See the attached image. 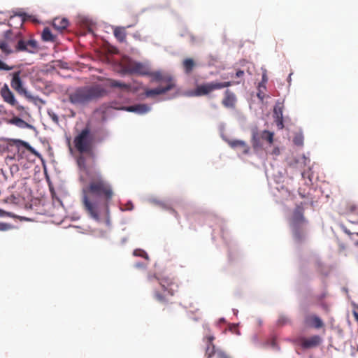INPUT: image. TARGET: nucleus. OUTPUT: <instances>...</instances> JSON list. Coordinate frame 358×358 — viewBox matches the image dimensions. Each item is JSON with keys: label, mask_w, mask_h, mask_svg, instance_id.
Returning a JSON list of instances; mask_svg holds the SVG:
<instances>
[{"label": "nucleus", "mask_w": 358, "mask_h": 358, "mask_svg": "<svg viewBox=\"0 0 358 358\" xmlns=\"http://www.w3.org/2000/svg\"><path fill=\"white\" fill-rule=\"evenodd\" d=\"M80 169L86 172L89 182L82 189V203L89 216L99 221L102 216L109 215V203L115 193L112 185L104 178L100 171L87 169L85 157L80 155L77 159Z\"/></svg>", "instance_id": "f257e3e1"}, {"label": "nucleus", "mask_w": 358, "mask_h": 358, "mask_svg": "<svg viewBox=\"0 0 358 358\" xmlns=\"http://www.w3.org/2000/svg\"><path fill=\"white\" fill-rule=\"evenodd\" d=\"M148 281L152 286L159 285L161 290L155 289L153 292L154 299L164 306L162 310L167 315L173 313V305L174 303L170 301L169 296H173L177 292L178 285L169 278L159 279L155 276L150 277Z\"/></svg>", "instance_id": "f03ea898"}, {"label": "nucleus", "mask_w": 358, "mask_h": 358, "mask_svg": "<svg viewBox=\"0 0 358 358\" xmlns=\"http://www.w3.org/2000/svg\"><path fill=\"white\" fill-rule=\"evenodd\" d=\"M106 90L101 85H93L76 88L69 94V101L74 105H85L103 96Z\"/></svg>", "instance_id": "7ed1b4c3"}, {"label": "nucleus", "mask_w": 358, "mask_h": 358, "mask_svg": "<svg viewBox=\"0 0 358 358\" xmlns=\"http://www.w3.org/2000/svg\"><path fill=\"white\" fill-rule=\"evenodd\" d=\"M13 33L8 30L4 33V39L0 41V49L6 55H8L14 52H27L34 53L38 50V44L35 40H24L20 38L13 48Z\"/></svg>", "instance_id": "20e7f679"}, {"label": "nucleus", "mask_w": 358, "mask_h": 358, "mask_svg": "<svg viewBox=\"0 0 358 358\" xmlns=\"http://www.w3.org/2000/svg\"><path fill=\"white\" fill-rule=\"evenodd\" d=\"M304 209L301 205L296 206L290 220V227L294 241L301 243L306 238V227L308 224L304 217Z\"/></svg>", "instance_id": "39448f33"}, {"label": "nucleus", "mask_w": 358, "mask_h": 358, "mask_svg": "<svg viewBox=\"0 0 358 358\" xmlns=\"http://www.w3.org/2000/svg\"><path fill=\"white\" fill-rule=\"evenodd\" d=\"M94 138L88 127L84 128L74 138L76 149L80 153H86L94 157L93 152Z\"/></svg>", "instance_id": "423d86ee"}, {"label": "nucleus", "mask_w": 358, "mask_h": 358, "mask_svg": "<svg viewBox=\"0 0 358 358\" xmlns=\"http://www.w3.org/2000/svg\"><path fill=\"white\" fill-rule=\"evenodd\" d=\"M122 71L124 73L129 74H138L141 76L150 74V69L146 65L134 61H129L124 64Z\"/></svg>", "instance_id": "0eeeda50"}, {"label": "nucleus", "mask_w": 358, "mask_h": 358, "mask_svg": "<svg viewBox=\"0 0 358 358\" xmlns=\"http://www.w3.org/2000/svg\"><path fill=\"white\" fill-rule=\"evenodd\" d=\"M21 71H17L11 74L12 79L10 81L11 87L19 94L24 95L26 97H30L27 90L23 87L22 80L20 78Z\"/></svg>", "instance_id": "6e6552de"}, {"label": "nucleus", "mask_w": 358, "mask_h": 358, "mask_svg": "<svg viewBox=\"0 0 358 358\" xmlns=\"http://www.w3.org/2000/svg\"><path fill=\"white\" fill-rule=\"evenodd\" d=\"M322 339L318 335H314L310 337H300L297 339L298 344L303 349H310L319 346L322 343Z\"/></svg>", "instance_id": "1a4fd4ad"}, {"label": "nucleus", "mask_w": 358, "mask_h": 358, "mask_svg": "<svg viewBox=\"0 0 358 358\" xmlns=\"http://www.w3.org/2000/svg\"><path fill=\"white\" fill-rule=\"evenodd\" d=\"M176 87L173 79H168V84L164 87H158L155 89H146L145 94L147 97H155V96L163 94L168 91L171 90Z\"/></svg>", "instance_id": "9d476101"}, {"label": "nucleus", "mask_w": 358, "mask_h": 358, "mask_svg": "<svg viewBox=\"0 0 358 358\" xmlns=\"http://www.w3.org/2000/svg\"><path fill=\"white\" fill-rule=\"evenodd\" d=\"M304 325L308 327L320 329L324 327V322L320 317L314 314L307 313L304 316Z\"/></svg>", "instance_id": "9b49d317"}, {"label": "nucleus", "mask_w": 358, "mask_h": 358, "mask_svg": "<svg viewBox=\"0 0 358 358\" xmlns=\"http://www.w3.org/2000/svg\"><path fill=\"white\" fill-rule=\"evenodd\" d=\"M216 90H218L217 82L207 83L198 85L195 89L194 94L196 96H205Z\"/></svg>", "instance_id": "f8f14e48"}, {"label": "nucleus", "mask_w": 358, "mask_h": 358, "mask_svg": "<svg viewBox=\"0 0 358 358\" xmlns=\"http://www.w3.org/2000/svg\"><path fill=\"white\" fill-rule=\"evenodd\" d=\"M237 99L236 94L229 90L224 92V98L222 100V104L227 108H234L236 104Z\"/></svg>", "instance_id": "ddd939ff"}, {"label": "nucleus", "mask_w": 358, "mask_h": 358, "mask_svg": "<svg viewBox=\"0 0 358 358\" xmlns=\"http://www.w3.org/2000/svg\"><path fill=\"white\" fill-rule=\"evenodd\" d=\"M1 95L3 101L11 105L12 106H16L17 101H16L13 93L10 91L6 84L1 90Z\"/></svg>", "instance_id": "4468645a"}, {"label": "nucleus", "mask_w": 358, "mask_h": 358, "mask_svg": "<svg viewBox=\"0 0 358 358\" xmlns=\"http://www.w3.org/2000/svg\"><path fill=\"white\" fill-rule=\"evenodd\" d=\"M343 230L348 234H357L358 235V220L352 221L348 220L341 224Z\"/></svg>", "instance_id": "2eb2a0df"}, {"label": "nucleus", "mask_w": 358, "mask_h": 358, "mask_svg": "<svg viewBox=\"0 0 358 358\" xmlns=\"http://www.w3.org/2000/svg\"><path fill=\"white\" fill-rule=\"evenodd\" d=\"M121 109L128 112L136 113L138 114H145L150 111V107L148 106L147 104L141 103L130 106H124L122 107Z\"/></svg>", "instance_id": "dca6fc26"}, {"label": "nucleus", "mask_w": 358, "mask_h": 358, "mask_svg": "<svg viewBox=\"0 0 358 358\" xmlns=\"http://www.w3.org/2000/svg\"><path fill=\"white\" fill-rule=\"evenodd\" d=\"M69 22L66 18L56 17L53 20V27L59 31L64 30L69 26Z\"/></svg>", "instance_id": "f3484780"}, {"label": "nucleus", "mask_w": 358, "mask_h": 358, "mask_svg": "<svg viewBox=\"0 0 358 358\" xmlns=\"http://www.w3.org/2000/svg\"><path fill=\"white\" fill-rule=\"evenodd\" d=\"M148 76L152 77V81L164 82V83H166V85L168 84V79H173L171 76H165L160 71H155V72L150 71V74H148Z\"/></svg>", "instance_id": "a211bd4d"}, {"label": "nucleus", "mask_w": 358, "mask_h": 358, "mask_svg": "<svg viewBox=\"0 0 358 358\" xmlns=\"http://www.w3.org/2000/svg\"><path fill=\"white\" fill-rule=\"evenodd\" d=\"M229 145L231 148H238L241 149V152L246 155L249 152L250 148L246 144V143L243 141L241 140H235L229 142Z\"/></svg>", "instance_id": "6ab92c4d"}, {"label": "nucleus", "mask_w": 358, "mask_h": 358, "mask_svg": "<svg viewBox=\"0 0 358 358\" xmlns=\"http://www.w3.org/2000/svg\"><path fill=\"white\" fill-rule=\"evenodd\" d=\"M113 34L117 40L123 43L126 41L127 32L125 27H117L113 30Z\"/></svg>", "instance_id": "aec40b11"}, {"label": "nucleus", "mask_w": 358, "mask_h": 358, "mask_svg": "<svg viewBox=\"0 0 358 358\" xmlns=\"http://www.w3.org/2000/svg\"><path fill=\"white\" fill-rule=\"evenodd\" d=\"M196 64L194 61L191 58H187L184 59L182 62V66L184 68L185 72L187 74L190 73L193 69L195 67Z\"/></svg>", "instance_id": "412c9836"}, {"label": "nucleus", "mask_w": 358, "mask_h": 358, "mask_svg": "<svg viewBox=\"0 0 358 358\" xmlns=\"http://www.w3.org/2000/svg\"><path fill=\"white\" fill-rule=\"evenodd\" d=\"M109 86L111 87H118L125 90H129L130 85L122 83L116 80H109Z\"/></svg>", "instance_id": "4be33fe9"}, {"label": "nucleus", "mask_w": 358, "mask_h": 358, "mask_svg": "<svg viewBox=\"0 0 358 358\" xmlns=\"http://www.w3.org/2000/svg\"><path fill=\"white\" fill-rule=\"evenodd\" d=\"M43 41H55V36L52 35L49 28L45 27L41 34Z\"/></svg>", "instance_id": "5701e85b"}, {"label": "nucleus", "mask_w": 358, "mask_h": 358, "mask_svg": "<svg viewBox=\"0 0 358 358\" xmlns=\"http://www.w3.org/2000/svg\"><path fill=\"white\" fill-rule=\"evenodd\" d=\"M9 122L13 124H15L20 128H25L29 126V124L25 121H24L22 119H21L18 117H15L12 118L9 121Z\"/></svg>", "instance_id": "b1692460"}, {"label": "nucleus", "mask_w": 358, "mask_h": 358, "mask_svg": "<svg viewBox=\"0 0 358 358\" xmlns=\"http://www.w3.org/2000/svg\"><path fill=\"white\" fill-rule=\"evenodd\" d=\"M260 138H261V135L259 134L257 131L253 130L252 131V146L254 148H257L261 145L260 142H259Z\"/></svg>", "instance_id": "393cba45"}, {"label": "nucleus", "mask_w": 358, "mask_h": 358, "mask_svg": "<svg viewBox=\"0 0 358 358\" xmlns=\"http://www.w3.org/2000/svg\"><path fill=\"white\" fill-rule=\"evenodd\" d=\"M261 138L266 140L270 143H272L273 141V134L269 131L264 130L261 134Z\"/></svg>", "instance_id": "a878e982"}, {"label": "nucleus", "mask_w": 358, "mask_h": 358, "mask_svg": "<svg viewBox=\"0 0 358 358\" xmlns=\"http://www.w3.org/2000/svg\"><path fill=\"white\" fill-rule=\"evenodd\" d=\"M282 115V106L276 105L273 109V117H281Z\"/></svg>", "instance_id": "bb28decb"}, {"label": "nucleus", "mask_w": 358, "mask_h": 358, "mask_svg": "<svg viewBox=\"0 0 358 358\" xmlns=\"http://www.w3.org/2000/svg\"><path fill=\"white\" fill-rule=\"evenodd\" d=\"M238 83H239V82L233 83L231 81L223 82V83L217 82V87L218 90H220V89H222L224 87H230L234 84H238Z\"/></svg>", "instance_id": "cd10ccee"}, {"label": "nucleus", "mask_w": 358, "mask_h": 358, "mask_svg": "<svg viewBox=\"0 0 358 358\" xmlns=\"http://www.w3.org/2000/svg\"><path fill=\"white\" fill-rule=\"evenodd\" d=\"M293 142L296 145H302L303 143V137L301 134H297L294 136Z\"/></svg>", "instance_id": "c85d7f7f"}, {"label": "nucleus", "mask_w": 358, "mask_h": 358, "mask_svg": "<svg viewBox=\"0 0 358 358\" xmlns=\"http://www.w3.org/2000/svg\"><path fill=\"white\" fill-rule=\"evenodd\" d=\"M215 353V346L210 342L209 345H208V347L206 348V354L208 355V357L210 358Z\"/></svg>", "instance_id": "c756f323"}, {"label": "nucleus", "mask_w": 358, "mask_h": 358, "mask_svg": "<svg viewBox=\"0 0 358 358\" xmlns=\"http://www.w3.org/2000/svg\"><path fill=\"white\" fill-rule=\"evenodd\" d=\"M267 81H268V78H267V75H266V71L265 70L263 72L262 79V81L259 83V87H261V86H263L264 90H265L266 89V83H267Z\"/></svg>", "instance_id": "7c9ffc66"}, {"label": "nucleus", "mask_w": 358, "mask_h": 358, "mask_svg": "<svg viewBox=\"0 0 358 358\" xmlns=\"http://www.w3.org/2000/svg\"><path fill=\"white\" fill-rule=\"evenodd\" d=\"M276 125L279 129H282L284 127L283 124V117H274Z\"/></svg>", "instance_id": "2f4dec72"}, {"label": "nucleus", "mask_w": 358, "mask_h": 358, "mask_svg": "<svg viewBox=\"0 0 358 358\" xmlns=\"http://www.w3.org/2000/svg\"><path fill=\"white\" fill-rule=\"evenodd\" d=\"M13 68V66H10L1 60H0V70L10 71L12 70Z\"/></svg>", "instance_id": "473e14b6"}, {"label": "nucleus", "mask_w": 358, "mask_h": 358, "mask_svg": "<svg viewBox=\"0 0 358 358\" xmlns=\"http://www.w3.org/2000/svg\"><path fill=\"white\" fill-rule=\"evenodd\" d=\"M257 96L261 101H263V99L264 98V93L262 92V90H261V87H259V86H258V92H257Z\"/></svg>", "instance_id": "72a5a7b5"}, {"label": "nucleus", "mask_w": 358, "mask_h": 358, "mask_svg": "<svg viewBox=\"0 0 358 358\" xmlns=\"http://www.w3.org/2000/svg\"><path fill=\"white\" fill-rule=\"evenodd\" d=\"M217 356L218 358H230L225 352L222 351L217 352Z\"/></svg>", "instance_id": "f704fd0d"}, {"label": "nucleus", "mask_w": 358, "mask_h": 358, "mask_svg": "<svg viewBox=\"0 0 358 358\" xmlns=\"http://www.w3.org/2000/svg\"><path fill=\"white\" fill-rule=\"evenodd\" d=\"M243 75H244V71H242V70H238V71H236V76L237 78L242 77V76H243Z\"/></svg>", "instance_id": "c9c22d12"}, {"label": "nucleus", "mask_w": 358, "mask_h": 358, "mask_svg": "<svg viewBox=\"0 0 358 358\" xmlns=\"http://www.w3.org/2000/svg\"><path fill=\"white\" fill-rule=\"evenodd\" d=\"M51 117H52V120L55 122H56V123H57V122H58V121H59V118H58V117H57V115L53 114L52 115H51Z\"/></svg>", "instance_id": "e433bc0d"}, {"label": "nucleus", "mask_w": 358, "mask_h": 358, "mask_svg": "<svg viewBox=\"0 0 358 358\" xmlns=\"http://www.w3.org/2000/svg\"><path fill=\"white\" fill-rule=\"evenodd\" d=\"M6 229V225L4 224L0 223V231H3Z\"/></svg>", "instance_id": "4c0bfd02"}, {"label": "nucleus", "mask_w": 358, "mask_h": 358, "mask_svg": "<svg viewBox=\"0 0 358 358\" xmlns=\"http://www.w3.org/2000/svg\"><path fill=\"white\" fill-rule=\"evenodd\" d=\"M353 315L355 320L358 322V313L357 312H354Z\"/></svg>", "instance_id": "58836bf2"}, {"label": "nucleus", "mask_w": 358, "mask_h": 358, "mask_svg": "<svg viewBox=\"0 0 358 358\" xmlns=\"http://www.w3.org/2000/svg\"><path fill=\"white\" fill-rule=\"evenodd\" d=\"M299 195L302 197V198H305L306 197V195L303 194V193H301V190L299 189Z\"/></svg>", "instance_id": "ea45409f"}, {"label": "nucleus", "mask_w": 358, "mask_h": 358, "mask_svg": "<svg viewBox=\"0 0 358 358\" xmlns=\"http://www.w3.org/2000/svg\"><path fill=\"white\" fill-rule=\"evenodd\" d=\"M171 211L173 212V213H174V215H176V217H178V213H177L175 210L171 209Z\"/></svg>", "instance_id": "a19ab883"}, {"label": "nucleus", "mask_w": 358, "mask_h": 358, "mask_svg": "<svg viewBox=\"0 0 358 358\" xmlns=\"http://www.w3.org/2000/svg\"><path fill=\"white\" fill-rule=\"evenodd\" d=\"M51 194H52V198H55V193L53 190L51 189Z\"/></svg>", "instance_id": "79ce46f5"}, {"label": "nucleus", "mask_w": 358, "mask_h": 358, "mask_svg": "<svg viewBox=\"0 0 358 358\" xmlns=\"http://www.w3.org/2000/svg\"><path fill=\"white\" fill-rule=\"evenodd\" d=\"M24 146L31 149V147L29 145V144L27 143H24Z\"/></svg>", "instance_id": "37998d69"}, {"label": "nucleus", "mask_w": 358, "mask_h": 358, "mask_svg": "<svg viewBox=\"0 0 358 358\" xmlns=\"http://www.w3.org/2000/svg\"><path fill=\"white\" fill-rule=\"evenodd\" d=\"M357 244H358V242H357Z\"/></svg>", "instance_id": "c03bdc74"}]
</instances>
